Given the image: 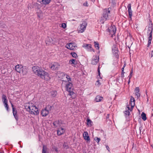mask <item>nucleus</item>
<instances>
[{
	"label": "nucleus",
	"mask_w": 153,
	"mask_h": 153,
	"mask_svg": "<svg viewBox=\"0 0 153 153\" xmlns=\"http://www.w3.org/2000/svg\"><path fill=\"white\" fill-rule=\"evenodd\" d=\"M66 47L68 49L72 50H75L77 48L76 44L74 42H71L67 44Z\"/></svg>",
	"instance_id": "7"
},
{
	"label": "nucleus",
	"mask_w": 153,
	"mask_h": 153,
	"mask_svg": "<svg viewBox=\"0 0 153 153\" xmlns=\"http://www.w3.org/2000/svg\"><path fill=\"white\" fill-rule=\"evenodd\" d=\"M132 44V42L130 44V45H129V41L127 42H126V47L127 46L129 48V49H130V48L131 47Z\"/></svg>",
	"instance_id": "36"
},
{
	"label": "nucleus",
	"mask_w": 153,
	"mask_h": 153,
	"mask_svg": "<svg viewBox=\"0 0 153 153\" xmlns=\"http://www.w3.org/2000/svg\"><path fill=\"white\" fill-rule=\"evenodd\" d=\"M11 106H12V110H13V109L15 110V109H16V108H14V105L12 103H11Z\"/></svg>",
	"instance_id": "52"
},
{
	"label": "nucleus",
	"mask_w": 153,
	"mask_h": 153,
	"mask_svg": "<svg viewBox=\"0 0 153 153\" xmlns=\"http://www.w3.org/2000/svg\"><path fill=\"white\" fill-rule=\"evenodd\" d=\"M152 40V39H148V45H147V47H149V46L150 45V44H151V43Z\"/></svg>",
	"instance_id": "41"
},
{
	"label": "nucleus",
	"mask_w": 153,
	"mask_h": 153,
	"mask_svg": "<svg viewBox=\"0 0 153 153\" xmlns=\"http://www.w3.org/2000/svg\"><path fill=\"white\" fill-rule=\"evenodd\" d=\"M70 95L71 96L72 99H74L76 97V94L73 91V90L71 91H68Z\"/></svg>",
	"instance_id": "24"
},
{
	"label": "nucleus",
	"mask_w": 153,
	"mask_h": 153,
	"mask_svg": "<svg viewBox=\"0 0 153 153\" xmlns=\"http://www.w3.org/2000/svg\"><path fill=\"white\" fill-rule=\"evenodd\" d=\"M72 20L73 21H75V20H74V19H73Z\"/></svg>",
	"instance_id": "62"
},
{
	"label": "nucleus",
	"mask_w": 153,
	"mask_h": 153,
	"mask_svg": "<svg viewBox=\"0 0 153 153\" xmlns=\"http://www.w3.org/2000/svg\"><path fill=\"white\" fill-rule=\"evenodd\" d=\"M124 73H125V72H122L121 74V77H123L124 76Z\"/></svg>",
	"instance_id": "50"
},
{
	"label": "nucleus",
	"mask_w": 153,
	"mask_h": 153,
	"mask_svg": "<svg viewBox=\"0 0 153 153\" xmlns=\"http://www.w3.org/2000/svg\"><path fill=\"white\" fill-rule=\"evenodd\" d=\"M108 117V116L106 118H107Z\"/></svg>",
	"instance_id": "64"
},
{
	"label": "nucleus",
	"mask_w": 153,
	"mask_h": 153,
	"mask_svg": "<svg viewBox=\"0 0 153 153\" xmlns=\"http://www.w3.org/2000/svg\"><path fill=\"white\" fill-rule=\"evenodd\" d=\"M61 120H58L53 122V124L54 127H56L58 126H59L61 124Z\"/></svg>",
	"instance_id": "18"
},
{
	"label": "nucleus",
	"mask_w": 153,
	"mask_h": 153,
	"mask_svg": "<svg viewBox=\"0 0 153 153\" xmlns=\"http://www.w3.org/2000/svg\"><path fill=\"white\" fill-rule=\"evenodd\" d=\"M94 140L97 143H98L101 140L100 138L97 137H95Z\"/></svg>",
	"instance_id": "38"
},
{
	"label": "nucleus",
	"mask_w": 153,
	"mask_h": 153,
	"mask_svg": "<svg viewBox=\"0 0 153 153\" xmlns=\"http://www.w3.org/2000/svg\"><path fill=\"white\" fill-rule=\"evenodd\" d=\"M32 69L34 74L44 79L46 76L48 75L47 72L37 66H33Z\"/></svg>",
	"instance_id": "1"
},
{
	"label": "nucleus",
	"mask_w": 153,
	"mask_h": 153,
	"mask_svg": "<svg viewBox=\"0 0 153 153\" xmlns=\"http://www.w3.org/2000/svg\"><path fill=\"white\" fill-rule=\"evenodd\" d=\"M136 95L137 96V98H138L140 96V94L139 92L137 93V92H136Z\"/></svg>",
	"instance_id": "47"
},
{
	"label": "nucleus",
	"mask_w": 153,
	"mask_h": 153,
	"mask_svg": "<svg viewBox=\"0 0 153 153\" xmlns=\"http://www.w3.org/2000/svg\"><path fill=\"white\" fill-rule=\"evenodd\" d=\"M141 118L144 121L146 120L147 119L146 115L144 112H142L141 115Z\"/></svg>",
	"instance_id": "26"
},
{
	"label": "nucleus",
	"mask_w": 153,
	"mask_h": 153,
	"mask_svg": "<svg viewBox=\"0 0 153 153\" xmlns=\"http://www.w3.org/2000/svg\"><path fill=\"white\" fill-rule=\"evenodd\" d=\"M49 113V110L45 108L44 109H42L41 111V114L42 116L44 117L46 116Z\"/></svg>",
	"instance_id": "15"
},
{
	"label": "nucleus",
	"mask_w": 153,
	"mask_h": 153,
	"mask_svg": "<svg viewBox=\"0 0 153 153\" xmlns=\"http://www.w3.org/2000/svg\"><path fill=\"white\" fill-rule=\"evenodd\" d=\"M89 51H93L94 52V50L92 48V47L91 48H90L89 49Z\"/></svg>",
	"instance_id": "51"
},
{
	"label": "nucleus",
	"mask_w": 153,
	"mask_h": 153,
	"mask_svg": "<svg viewBox=\"0 0 153 153\" xmlns=\"http://www.w3.org/2000/svg\"><path fill=\"white\" fill-rule=\"evenodd\" d=\"M135 91L137 93L139 92V88L138 87H136L135 89Z\"/></svg>",
	"instance_id": "44"
},
{
	"label": "nucleus",
	"mask_w": 153,
	"mask_h": 153,
	"mask_svg": "<svg viewBox=\"0 0 153 153\" xmlns=\"http://www.w3.org/2000/svg\"><path fill=\"white\" fill-rule=\"evenodd\" d=\"M64 148H65L66 149H68L69 148L67 144V143H64L63 146Z\"/></svg>",
	"instance_id": "39"
},
{
	"label": "nucleus",
	"mask_w": 153,
	"mask_h": 153,
	"mask_svg": "<svg viewBox=\"0 0 153 153\" xmlns=\"http://www.w3.org/2000/svg\"><path fill=\"white\" fill-rule=\"evenodd\" d=\"M86 22L85 21L82 22V23L80 25V28L79 32L80 33H82L85 30L86 27L87 25Z\"/></svg>",
	"instance_id": "10"
},
{
	"label": "nucleus",
	"mask_w": 153,
	"mask_h": 153,
	"mask_svg": "<svg viewBox=\"0 0 153 153\" xmlns=\"http://www.w3.org/2000/svg\"><path fill=\"white\" fill-rule=\"evenodd\" d=\"M91 44H84L83 45V47H85V48L89 49L90 48H91Z\"/></svg>",
	"instance_id": "25"
},
{
	"label": "nucleus",
	"mask_w": 153,
	"mask_h": 153,
	"mask_svg": "<svg viewBox=\"0 0 153 153\" xmlns=\"http://www.w3.org/2000/svg\"><path fill=\"white\" fill-rule=\"evenodd\" d=\"M65 76H66V78L67 79V81L69 82L70 81H71V78L67 74H64Z\"/></svg>",
	"instance_id": "29"
},
{
	"label": "nucleus",
	"mask_w": 153,
	"mask_h": 153,
	"mask_svg": "<svg viewBox=\"0 0 153 153\" xmlns=\"http://www.w3.org/2000/svg\"><path fill=\"white\" fill-rule=\"evenodd\" d=\"M65 131V129L62 128L60 127L58 128L57 130V135L58 136H60L63 134Z\"/></svg>",
	"instance_id": "13"
},
{
	"label": "nucleus",
	"mask_w": 153,
	"mask_h": 153,
	"mask_svg": "<svg viewBox=\"0 0 153 153\" xmlns=\"http://www.w3.org/2000/svg\"><path fill=\"white\" fill-rule=\"evenodd\" d=\"M87 125H90V126H91V123H92V121L91 120L88 118L87 120Z\"/></svg>",
	"instance_id": "33"
},
{
	"label": "nucleus",
	"mask_w": 153,
	"mask_h": 153,
	"mask_svg": "<svg viewBox=\"0 0 153 153\" xmlns=\"http://www.w3.org/2000/svg\"><path fill=\"white\" fill-rule=\"evenodd\" d=\"M53 107V106H51L49 105H47L45 107V108L46 109H48V110H49V111H51V110Z\"/></svg>",
	"instance_id": "31"
},
{
	"label": "nucleus",
	"mask_w": 153,
	"mask_h": 153,
	"mask_svg": "<svg viewBox=\"0 0 153 153\" xmlns=\"http://www.w3.org/2000/svg\"><path fill=\"white\" fill-rule=\"evenodd\" d=\"M25 107L26 110L31 114L37 115L39 114L38 108L33 104L29 103L28 105L25 106Z\"/></svg>",
	"instance_id": "2"
},
{
	"label": "nucleus",
	"mask_w": 153,
	"mask_h": 153,
	"mask_svg": "<svg viewBox=\"0 0 153 153\" xmlns=\"http://www.w3.org/2000/svg\"><path fill=\"white\" fill-rule=\"evenodd\" d=\"M95 85L98 86H99L101 85V83L99 82V80H98L95 83Z\"/></svg>",
	"instance_id": "43"
},
{
	"label": "nucleus",
	"mask_w": 153,
	"mask_h": 153,
	"mask_svg": "<svg viewBox=\"0 0 153 153\" xmlns=\"http://www.w3.org/2000/svg\"><path fill=\"white\" fill-rule=\"evenodd\" d=\"M129 110H126L124 111V113L125 114V115L126 116L127 115H128V116H129L130 114V112L129 111Z\"/></svg>",
	"instance_id": "35"
},
{
	"label": "nucleus",
	"mask_w": 153,
	"mask_h": 153,
	"mask_svg": "<svg viewBox=\"0 0 153 153\" xmlns=\"http://www.w3.org/2000/svg\"><path fill=\"white\" fill-rule=\"evenodd\" d=\"M148 34H149V35H148L149 36V39H152V33H149Z\"/></svg>",
	"instance_id": "40"
},
{
	"label": "nucleus",
	"mask_w": 153,
	"mask_h": 153,
	"mask_svg": "<svg viewBox=\"0 0 153 153\" xmlns=\"http://www.w3.org/2000/svg\"><path fill=\"white\" fill-rule=\"evenodd\" d=\"M103 99V97H102L97 95L96 97L95 100L96 102H99L101 101Z\"/></svg>",
	"instance_id": "22"
},
{
	"label": "nucleus",
	"mask_w": 153,
	"mask_h": 153,
	"mask_svg": "<svg viewBox=\"0 0 153 153\" xmlns=\"http://www.w3.org/2000/svg\"><path fill=\"white\" fill-rule=\"evenodd\" d=\"M55 150L56 151V152L57 151V149H56Z\"/></svg>",
	"instance_id": "61"
},
{
	"label": "nucleus",
	"mask_w": 153,
	"mask_h": 153,
	"mask_svg": "<svg viewBox=\"0 0 153 153\" xmlns=\"http://www.w3.org/2000/svg\"><path fill=\"white\" fill-rule=\"evenodd\" d=\"M51 0H42L40 2L42 4L46 5L49 4Z\"/></svg>",
	"instance_id": "20"
},
{
	"label": "nucleus",
	"mask_w": 153,
	"mask_h": 153,
	"mask_svg": "<svg viewBox=\"0 0 153 153\" xmlns=\"http://www.w3.org/2000/svg\"><path fill=\"white\" fill-rule=\"evenodd\" d=\"M128 8V11L129 17L131 19V16H132V11L131 9V5L130 3L128 4L127 6Z\"/></svg>",
	"instance_id": "14"
},
{
	"label": "nucleus",
	"mask_w": 153,
	"mask_h": 153,
	"mask_svg": "<svg viewBox=\"0 0 153 153\" xmlns=\"http://www.w3.org/2000/svg\"><path fill=\"white\" fill-rule=\"evenodd\" d=\"M83 5L84 6L88 7V5L87 1H85L84 3H83Z\"/></svg>",
	"instance_id": "46"
},
{
	"label": "nucleus",
	"mask_w": 153,
	"mask_h": 153,
	"mask_svg": "<svg viewBox=\"0 0 153 153\" xmlns=\"http://www.w3.org/2000/svg\"><path fill=\"white\" fill-rule=\"evenodd\" d=\"M38 16L39 17H40L38 15Z\"/></svg>",
	"instance_id": "63"
},
{
	"label": "nucleus",
	"mask_w": 153,
	"mask_h": 153,
	"mask_svg": "<svg viewBox=\"0 0 153 153\" xmlns=\"http://www.w3.org/2000/svg\"><path fill=\"white\" fill-rule=\"evenodd\" d=\"M15 69L16 71L18 72L22 73L23 74H25L26 73V72H25L23 70V68L21 65H16L15 67Z\"/></svg>",
	"instance_id": "9"
},
{
	"label": "nucleus",
	"mask_w": 153,
	"mask_h": 153,
	"mask_svg": "<svg viewBox=\"0 0 153 153\" xmlns=\"http://www.w3.org/2000/svg\"><path fill=\"white\" fill-rule=\"evenodd\" d=\"M142 128H143V127L142 126H140L139 127V130L140 133V134L141 133V131L142 130Z\"/></svg>",
	"instance_id": "49"
},
{
	"label": "nucleus",
	"mask_w": 153,
	"mask_h": 153,
	"mask_svg": "<svg viewBox=\"0 0 153 153\" xmlns=\"http://www.w3.org/2000/svg\"><path fill=\"white\" fill-rule=\"evenodd\" d=\"M2 100L3 103L8 102V100L7 99V96L4 94H2Z\"/></svg>",
	"instance_id": "21"
},
{
	"label": "nucleus",
	"mask_w": 153,
	"mask_h": 153,
	"mask_svg": "<svg viewBox=\"0 0 153 153\" xmlns=\"http://www.w3.org/2000/svg\"><path fill=\"white\" fill-rule=\"evenodd\" d=\"M130 79H129L128 81V84H129L130 83Z\"/></svg>",
	"instance_id": "58"
},
{
	"label": "nucleus",
	"mask_w": 153,
	"mask_h": 153,
	"mask_svg": "<svg viewBox=\"0 0 153 153\" xmlns=\"http://www.w3.org/2000/svg\"><path fill=\"white\" fill-rule=\"evenodd\" d=\"M130 104L131 105V108H130L129 105H127V107L128 110L131 111L135 104V100L132 96H131V99L130 100Z\"/></svg>",
	"instance_id": "8"
},
{
	"label": "nucleus",
	"mask_w": 153,
	"mask_h": 153,
	"mask_svg": "<svg viewBox=\"0 0 153 153\" xmlns=\"http://www.w3.org/2000/svg\"><path fill=\"white\" fill-rule=\"evenodd\" d=\"M42 153H46V147L44 146H43Z\"/></svg>",
	"instance_id": "37"
},
{
	"label": "nucleus",
	"mask_w": 153,
	"mask_h": 153,
	"mask_svg": "<svg viewBox=\"0 0 153 153\" xmlns=\"http://www.w3.org/2000/svg\"><path fill=\"white\" fill-rule=\"evenodd\" d=\"M112 49L113 53L116 56H118V48H117V45L115 44L112 47Z\"/></svg>",
	"instance_id": "12"
},
{
	"label": "nucleus",
	"mask_w": 153,
	"mask_h": 153,
	"mask_svg": "<svg viewBox=\"0 0 153 153\" xmlns=\"http://www.w3.org/2000/svg\"><path fill=\"white\" fill-rule=\"evenodd\" d=\"M124 68L123 67L122 68V72H124Z\"/></svg>",
	"instance_id": "55"
},
{
	"label": "nucleus",
	"mask_w": 153,
	"mask_h": 153,
	"mask_svg": "<svg viewBox=\"0 0 153 153\" xmlns=\"http://www.w3.org/2000/svg\"><path fill=\"white\" fill-rule=\"evenodd\" d=\"M151 57H152L153 56V51H151Z\"/></svg>",
	"instance_id": "53"
},
{
	"label": "nucleus",
	"mask_w": 153,
	"mask_h": 153,
	"mask_svg": "<svg viewBox=\"0 0 153 153\" xmlns=\"http://www.w3.org/2000/svg\"><path fill=\"white\" fill-rule=\"evenodd\" d=\"M133 70L132 69L131 71V72L130 73H132V74L133 73Z\"/></svg>",
	"instance_id": "59"
},
{
	"label": "nucleus",
	"mask_w": 153,
	"mask_h": 153,
	"mask_svg": "<svg viewBox=\"0 0 153 153\" xmlns=\"http://www.w3.org/2000/svg\"><path fill=\"white\" fill-rule=\"evenodd\" d=\"M47 45H49L50 43H53V40L51 38H48L46 41Z\"/></svg>",
	"instance_id": "27"
},
{
	"label": "nucleus",
	"mask_w": 153,
	"mask_h": 153,
	"mask_svg": "<svg viewBox=\"0 0 153 153\" xmlns=\"http://www.w3.org/2000/svg\"><path fill=\"white\" fill-rule=\"evenodd\" d=\"M71 55L72 57L74 58H76L78 57L77 54L76 53L74 52H71Z\"/></svg>",
	"instance_id": "30"
},
{
	"label": "nucleus",
	"mask_w": 153,
	"mask_h": 153,
	"mask_svg": "<svg viewBox=\"0 0 153 153\" xmlns=\"http://www.w3.org/2000/svg\"><path fill=\"white\" fill-rule=\"evenodd\" d=\"M56 94L57 92L55 91H52L51 92V96L53 97H55L56 95Z\"/></svg>",
	"instance_id": "32"
},
{
	"label": "nucleus",
	"mask_w": 153,
	"mask_h": 153,
	"mask_svg": "<svg viewBox=\"0 0 153 153\" xmlns=\"http://www.w3.org/2000/svg\"><path fill=\"white\" fill-rule=\"evenodd\" d=\"M126 62H125V63H124V65H123V67L124 68H125V67L126 66Z\"/></svg>",
	"instance_id": "56"
},
{
	"label": "nucleus",
	"mask_w": 153,
	"mask_h": 153,
	"mask_svg": "<svg viewBox=\"0 0 153 153\" xmlns=\"http://www.w3.org/2000/svg\"><path fill=\"white\" fill-rule=\"evenodd\" d=\"M69 63L72 66H73V64L75 65L77 64L76 60L75 59H71L70 60Z\"/></svg>",
	"instance_id": "23"
},
{
	"label": "nucleus",
	"mask_w": 153,
	"mask_h": 153,
	"mask_svg": "<svg viewBox=\"0 0 153 153\" xmlns=\"http://www.w3.org/2000/svg\"><path fill=\"white\" fill-rule=\"evenodd\" d=\"M60 65L57 62H52L49 65V67L53 71L57 70Z\"/></svg>",
	"instance_id": "5"
},
{
	"label": "nucleus",
	"mask_w": 153,
	"mask_h": 153,
	"mask_svg": "<svg viewBox=\"0 0 153 153\" xmlns=\"http://www.w3.org/2000/svg\"><path fill=\"white\" fill-rule=\"evenodd\" d=\"M4 106L5 108H6V109L8 111H9V105L7 103V102L6 103H4Z\"/></svg>",
	"instance_id": "34"
},
{
	"label": "nucleus",
	"mask_w": 153,
	"mask_h": 153,
	"mask_svg": "<svg viewBox=\"0 0 153 153\" xmlns=\"http://www.w3.org/2000/svg\"><path fill=\"white\" fill-rule=\"evenodd\" d=\"M106 148L107 150H108V151H110V150H109V149H109V146H106Z\"/></svg>",
	"instance_id": "54"
},
{
	"label": "nucleus",
	"mask_w": 153,
	"mask_h": 153,
	"mask_svg": "<svg viewBox=\"0 0 153 153\" xmlns=\"http://www.w3.org/2000/svg\"><path fill=\"white\" fill-rule=\"evenodd\" d=\"M95 47L97 49H99V44L98 42H94Z\"/></svg>",
	"instance_id": "28"
},
{
	"label": "nucleus",
	"mask_w": 153,
	"mask_h": 153,
	"mask_svg": "<svg viewBox=\"0 0 153 153\" xmlns=\"http://www.w3.org/2000/svg\"><path fill=\"white\" fill-rule=\"evenodd\" d=\"M116 30V28L115 25H111L109 28H108L106 31L109 33L112 36L115 35Z\"/></svg>",
	"instance_id": "6"
},
{
	"label": "nucleus",
	"mask_w": 153,
	"mask_h": 153,
	"mask_svg": "<svg viewBox=\"0 0 153 153\" xmlns=\"http://www.w3.org/2000/svg\"><path fill=\"white\" fill-rule=\"evenodd\" d=\"M153 30V25L152 24H149V26L148 28V30L147 33L148 34L149 33H152Z\"/></svg>",
	"instance_id": "17"
},
{
	"label": "nucleus",
	"mask_w": 153,
	"mask_h": 153,
	"mask_svg": "<svg viewBox=\"0 0 153 153\" xmlns=\"http://www.w3.org/2000/svg\"><path fill=\"white\" fill-rule=\"evenodd\" d=\"M13 111V115L16 120L17 121L18 120V115L17 114V111L16 110V109H15V110H12Z\"/></svg>",
	"instance_id": "19"
},
{
	"label": "nucleus",
	"mask_w": 153,
	"mask_h": 153,
	"mask_svg": "<svg viewBox=\"0 0 153 153\" xmlns=\"http://www.w3.org/2000/svg\"><path fill=\"white\" fill-rule=\"evenodd\" d=\"M98 76H99L100 78V79H102V78L100 76V69H99V68L98 69Z\"/></svg>",
	"instance_id": "45"
},
{
	"label": "nucleus",
	"mask_w": 153,
	"mask_h": 153,
	"mask_svg": "<svg viewBox=\"0 0 153 153\" xmlns=\"http://www.w3.org/2000/svg\"><path fill=\"white\" fill-rule=\"evenodd\" d=\"M66 25L65 23H62V24L61 27L65 29L66 27Z\"/></svg>",
	"instance_id": "42"
},
{
	"label": "nucleus",
	"mask_w": 153,
	"mask_h": 153,
	"mask_svg": "<svg viewBox=\"0 0 153 153\" xmlns=\"http://www.w3.org/2000/svg\"><path fill=\"white\" fill-rule=\"evenodd\" d=\"M111 8L109 7L105 8L103 10L102 16L101 17L100 22L103 23L107 20L111 18L110 12Z\"/></svg>",
	"instance_id": "3"
},
{
	"label": "nucleus",
	"mask_w": 153,
	"mask_h": 153,
	"mask_svg": "<svg viewBox=\"0 0 153 153\" xmlns=\"http://www.w3.org/2000/svg\"><path fill=\"white\" fill-rule=\"evenodd\" d=\"M83 136L85 140H87L88 141H90V138L87 132H84L83 134Z\"/></svg>",
	"instance_id": "16"
},
{
	"label": "nucleus",
	"mask_w": 153,
	"mask_h": 153,
	"mask_svg": "<svg viewBox=\"0 0 153 153\" xmlns=\"http://www.w3.org/2000/svg\"><path fill=\"white\" fill-rule=\"evenodd\" d=\"M152 24V21L151 20H149V24Z\"/></svg>",
	"instance_id": "57"
},
{
	"label": "nucleus",
	"mask_w": 153,
	"mask_h": 153,
	"mask_svg": "<svg viewBox=\"0 0 153 153\" xmlns=\"http://www.w3.org/2000/svg\"><path fill=\"white\" fill-rule=\"evenodd\" d=\"M62 85L65 86L66 89L68 91H71L73 90V84L70 82L62 80Z\"/></svg>",
	"instance_id": "4"
},
{
	"label": "nucleus",
	"mask_w": 153,
	"mask_h": 153,
	"mask_svg": "<svg viewBox=\"0 0 153 153\" xmlns=\"http://www.w3.org/2000/svg\"><path fill=\"white\" fill-rule=\"evenodd\" d=\"M99 56H97V55L94 56L92 59L91 63L94 65L97 64L99 62Z\"/></svg>",
	"instance_id": "11"
},
{
	"label": "nucleus",
	"mask_w": 153,
	"mask_h": 153,
	"mask_svg": "<svg viewBox=\"0 0 153 153\" xmlns=\"http://www.w3.org/2000/svg\"><path fill=\"white\" fill-rule=\"evenodd\" d=\"M0 153H4V152H0Z\"/></svg>",
	"instance_id": "60"
},
{
	"label": "nucleus",
	"mask_w": 153,
	"mask_h": 153,
	"mask_svg": "<svg viewBox=\"0 0 153 153\" xmlns=\"http://www.w3.org/2000/svg\"><path fill=\"white\" fill-rule=\"evenodd\" d=\"M132 74L131 73H130L129 75L128 76V77L129 78V79H130L131 77H132Z\"/></svg>",
	"instance_id": "48"
}]
</instances>
